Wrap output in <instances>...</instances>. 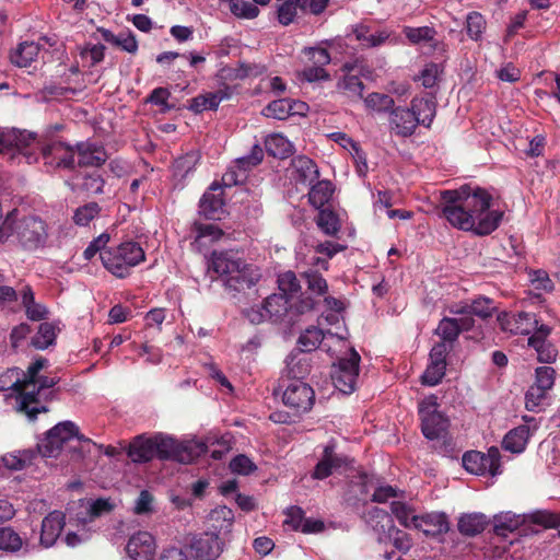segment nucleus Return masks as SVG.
Wrapping results in <instances>:
<instances>
[{
    "label": "nucleus",
    "instance_id": "nucleus-1",
    "mask_svg": "<svg viewBox=\"0 0 560 560\" xmlns=\"http://www.w3.org/2000/svg\"><path fill=\"white\" fill-rule=\"evenodd\" d=\"M442 214L456 229L489 235L500 225L503 211L490 210L492 196L483 188L463 185L441 192Z\"/></svg>",
    "mask_w": 560,
    "mask_h": 560
},
{
    "label": "nucleus",
    "instance_id": "nucleus-2",
    "mask_svg": "<svg viewBox=\"0 0 560 560\" xmlns=\"http://www.w3.org/2000/svg\"><path fill=\"white\" fill-rule=\"evenodd\" d=\"M18 214V210H12L0 224V243L16 242L27 252L45 248L49 238L47 222L38 215Z\"/></svg>",
    "mask_w": 560,
    "mask_h": 560
},
{
    "label": "nucleus",
    "instance_id": "nucleus-3",
    "mask_svg": "<svg viewBox=\"0 0 560 560\" xmlns=\"http://www.w3.org/2000/svg\"><path fill=\"white\" fill-rule=\"evenodd\" d=\"M213 270L224 278L228 289L242 292L254 287L260 272L254 265L246 264L237 252L228 250L212 254Z\"/></svg>",
    "mask_w": 560,
    "mask_h": 560
},
{
    "label": "nucleus",
    "instance_id": "nucleus-4",
    "mask_svg": "<svg viewBox=\"0 0 560 560\" xmlns=\"http://www.w3.org/2000/svg\"><path fill=\"white\" fill-rule=\"evenodd\" d=\"M144 249L138 242L127 241L101 253L103 266L117 278H126L131 268L144 261Z\"/></svg>",
    "mask_w": 560,
    "mask_h": 560
},
{
    "label": "nucleus",
    "instance_id": "nucleus-5",
    "mask_svg": "<svg viewBox=\"0 0 560 560\" xmlns=\"http://www.w3.org/2000/svg\"><path fill=\"white\" fill-rule=\"evenodd\" d=\"M153 438L155 457L162 460L172 459L189 464L207 451V446L202 442L182 443L163 433H155Z\"/></svg>",
    "mask_w": 560,
    "mask_h": 560
},
{
    "label": "nucleus",
    "instance_id": "nucleus-6",
    "mask_svg": "<svg viewBox=\"0 0 560 560\" xmlns=\"http://www.w3.org/2000/svg\"><path fill=\"white\" fill-rule=\"evenodd\" d=\"M302 55L303 68L296 73L300 81L314 83L330 80L326 66L330 63L331 57L327 48L320 45L304 47Z\"/></svg>",
    "mask_w": 560,
    "mask_h": 560
},
{
    "label": "nucleus",
    "instance_id": "nucleus-7",
    "mask_svg": "<svg viewBox=\"0 0 560 560\" xmlns=\"http://www.w3.org/2000/svg\"><path fill=\"white\" fill-rule=\"evenodd\" d=\"M37 147L35 133L19 129H0V153L9 154L10 159L23 156L28 164L37 161L35 153L28 148Z\"/></svg>",
    "mask_w": 560,
    "mask_h": 560
},
{
    "label": "nucleus",
    "instance_id": "nucleus-8",
    "mask_svg": "<svg viewBox=\"0 0 560 560\" xmlns=\"http://www.w3.org/2000/svg\"><path fill=\"white\" fill-rule=\"evenodd\" d=\"M421 431L428 440L442 439L448 428V419L438 410L435 396H429L419 404Z\"/></svg>",
    "mask_w": 560,
    "mask_h": 560
},
{
    "label": "nucleus",
    "instance_id": "nucleus-9",
    "mask_svg": "<svg viewBox=\"0 0 560 560\" xmlns=\"http://www.w3.org/2000/svg\"><path fill=\"white\" fill-rule=\"evenodd\" d=\"M360 355L354 348L349 350L345 358H340L331 366V380L334 386L343 394H351L355 390L359 377Z\"/></svg>",
    "mask_w": 560,
    "mask_h": 560
},
{
    "label": "nucleus",
    "instance_id": "nucleus-10",
    "mask_svg": "<svg viewBox=\"0 0 560 560\" xmlns=\"http://www.w3.org/2000/svg\"><path fill=\"white\" fill-rule=\"evenodd\" d=\"M79 435V429L72 421H63L51 428L37 444V452L43 457H56L68 441Z\"/></svg>",
    "mask_w": 560,
    "mask_h": 560
},
{
    "label": "nucleus",
    "instance_id": "nucleus-11",
    "mask_svg": "<svg viewBox=\"0 0 560 560\" xmlns=\"http://www.w3.org/2000/svg\"><path fill=\"white\" fill-rule=\"evenodd\" d=\"M500 458V451L494 446L490 447L487 453L469 451L463 455V466L470 474L494 477L501 474Z\"/></svg>",
    "mask_w": 560,
    "mask_h": 560
},
{
    "label": "nucleus",
    "instance_id": "nucleus-12",
    "mask_svg": "<svg viewBox=\"0 0 560 560\" xmlns=\"http://www.w3.org/2000/svg\"><path fill=\"white\" fill-rule=\"evenodd\" d=\"M283 404L294 410L295 413L308 411L315 400L313 388L302 382L292 381L285 388L282 396Z\"/></svg>",
    "mask_w": 560,
    "mask_h": 560
},
{
    "label": "nucleus",
    "instance_id": "nucleus-13",
    "mask_svg": "<svg viewBox=\"0 0 560 560\" xmlns=\"http://www.w3.org/2000/svg\"><path fill=\"white\" fill-rule=\"evenodd\" d=\"M498 322L502 330L513 335L534 334L541 325L537 316L528 312L502 313L498 315Z\"/></svg>",
    "mask_w": 560,
    "mask_h": 560
},
{
    "label": "nucleus",
    "instance_id": "nucleus-14",
    "mask_svg": "<svg viewBox=\"0 0 560 560\" xmlns=\"http://www.w3.org/2000/svg\"><path fill=\"white\" fill-rule=\"evenodd\" d=\"M188 550L195 560H215L222 552V541L218 534L202 533L191 538Z\"/></svg>",
    "mask_w": 560,
    "mask_h": 560
},
{
    "label": "nucleus",
    "instance_id": "nucleus-15",
    "mask_svg": "<svg viewBox=\"0 0 560 560\" xmlns=\"http://www.w3.org/2000/svg\"><path fill=\"white\" fill-rule=\"evenodd\" d=\"M335 448L336 444L332 441L324 447L320 459L316 464L312 474L314 479H326L334 474V471H337L339 468L347 465V457L341 454H337Z\"/></svg>",
    "mask_w": 560,
    "mask_h": 560
},
{
    "label": "nucleus",
    "instance_id": "nucleus-16",
    "mask_svg": "<svg viewBox=\"0 0 560 560\" xmlns=\"http://www.w3.org/2000/svg\"><path fill=\"white\" fill-rule=\"evenodd\" d=\"M550 334L551 327L544 324L527 340V345L537 352V359L542 363H552L558 355L556 347L548 341Z\"/></svg>",
    "mask_w": 560,
    "mask_h": 560
},
{
    "label": "nucleus",
    "instance_id": "nucleus-17",
    "mask_svg": "<svg viewBox=\"0 0 560 560\" xmlns=\"http://www.w3.org/2000/svg\"><path fill=\"white\" fill-rule=\"evenodd\" d=\"M474 324V318L469 316L459 318L443 317L435 328L434 334L441 338V341L454 346L460 332L471 329Z\"/></svg>",
    "mask_w": 560,
    "mask_h": 560
},
{
    "label": "nucleus",
    "instance_id": "nucleus-18",
    "mask_svg": "<svg viewBox=\"0 0 560 560\" xmlns=\"http://www.w3.org/2000/svg\"><path fill=\"white\" fill-rule=\"evenodd\" d=\"M126 551L133 560H152L155 540L150 533L138 532L129 538Z\"/></svg>",
    "mask_w": 560,
    "mask_h": 560
},
{
    "label": "nucleus",
    "instance_id": "nucleus-19",
    "mask_svg": "<svg viewBox=\"0 0 560 560\" xmlns=\"http://www.w3.org/2000/svg\"><path fill=\"white\" fill-rule=\"evenodd\" d=\"M418 120L411 108L407 107H393L389 114V127L399 137H410L417 126Z\"/></svg>",
    "mask_w": 560,
    "mask_h": 560
},
{
    "label": "nucleus",
    "instance_id": "nucleus-20",
    "mask_svg": "<svg viewBox=\"0 0 560 560\" xmlns=\"http://www.w3.org/2000/svg\"><path fill=\"white\" fill-rule=\"evenodd\" d=\"M66 525V516L60 511H52L44 517L40 528V545L49 548L55 545Z\"/></svg>",
    "mask_w": 560,
    "mask_h": 560
},
{
    "label": "nucleus",
    "instance_id": "nucleus-21",
    "mask_svg": "<svg viewBox=\"0 0 560 560\" xmlns=\"http://www.w3.org/2000/svg\"><path fill=\"white\" fill-rule=\"evenodd\" d=\"M283 525L292 530H301L302 533H318L324 529V523L317 520L304 517V511L299 506H290L285 510V520Z\"/></svg>",
    "mask_w": 560,
    "mask_h": 560
},
{
    "label": "nucleus",
    "instance_id": "nucleus-22",
    "mask_svg": "<svg viewBox=\"0 0 560 560\" xmlns=\"http://www.w3.org/2000/svg\"><path fill=\"white\" fill-rule=\"evenodd\" d=\"M371 515L373 518L377 520V523L385 522V524L382 525V529L384 532L387 529L389 537L394 535V546L396 549L407 552L411 548L412 544L409 535L395 527L387 512L376 508L371 512Z\"/></svg>",
    "mask_w": 560,
    "mask_h": 560
},
{
    "label": "nucleus",
    "instance_id": "nucleus-23",
    "mask_svg": "<svg viewBox=\"0 0 560 560\" xmlns=\"http://www.w3.org/2000/svg\"><path fill=\"white\" fill-rule=\"evenodd\" d=\"M220 187L217 183L210 186V189L206 191L199 202V212L209 220H220L224 213V202L221 194H215Z\"/></svg>",
    "mask_w": 560,
    "mask_h": 560
},
{
    "label": "nucleus",
    "instance_id": "nucleus-24",
    "mask_svg": "<svg viewBox=\"0 0 560 560\" xmlns=\"http://www.w3.org/2000/svg\"><path fill=\"white\" fill-rule=\"evenodd\" d=\"M291 165L293 178L299 184L312 185L319 177L318 166L305 155L293 158Z\"/></svg>",
    "mask_w": 560,
    "mask_h": 560
},
{
    "label": "nucleus",
    "instance_id": "nucleus-25",
    "mask_svg": "<svg viewBox=\"0 0 560 560\" xmlns=\"http://www.w3.org/2000/svg\"><path fill=\"white\" fill-rule=\"evenodd\" d=\"M127 454L133 463H148L155 458L153 435L136 436L130 442Z\"/></svg>",
    "mask_w": 560,
    "mask_h": 560
},
{
    "label": "nucleus",
    "instance_id": "nucleus-26",
    "mask_svg": "<svg viewBox=\"0 0 560 560\" xmlns=\"http://www.w3.org/2000/svg\"><path fill=\"white\" fill-rule=\"evenodd\" d=\"M78 164L80 166L98 167L107 160V153L102 145L93 142H81L77 145Z\"/></svg>",
    "mask_w": 560,
    "mask_h": 560
},
{
    "label": "nucleus",
    "instance_id": "nucleus-27",
    "mask_svg": "<svg viewBox=\"0 0 560 560\" xmlns=\"http://www.w3.org/2000/svg\"><path fill=\"white\" fill-rule=\"evenodd\" d=\"M79 509L80 511L77 513V520L81 524H86L105 513H109L113 505L106 499H97L93 501H80Z\"/></svg>",
    "mask_w": 560,
    "mask_h": 560
},
{
    "label": "nucleus",
    "instance_id": "nucleus-28",
    "mask_svg": "<svg viewBox=\"0 0 560 560\" xmlns=\"http://www.w3.org/2000/svg\"><path fill=\"white\" fill-rule=\"evenodd\" d=\"M416 529L427 536H436L448 532V522L444 513H428L419 515Z\"/></svg>",
    "mask_w": 560,
    "mask_h": 560
},
{
    "label": "nucleus",
    "instance_id": "nucleus-29",
    "mask_svg": "<svg viewBox=\"0 0 560 560\" xmlns=\"http://www.w3.org/2000/svg\"><path fill=\"white\" fill-rule=\"evenodd\" d=\"M28 150L33 151L38 159L36 151L40 150L44 156L54 155L56 160H58V166H62L65 168L72 170L74 167V155L73 153L63 145L61 142H54L49 145L40 147L37 141V147L33 145L28 148Z\"/></svg>",
    "mask_w": 560,
    "mask_h": 560
},
{
    "label": "nucleus",
    "instance_id": "nucleus-30",
    "mask_svg": "<svg viewBox=\"0 0 560 560\" xmlns=\"http://www.w3.org/2000/svg\"><path fill=\"white\" fill-rule=\"evenodd\" d=\"M411 110L419 125L429 128L436 114V101L432 95L425 97H415L411 101Z\"/></svg>",
    "mask_w": 560,
    "mask_h": 560
},
{
    "label": "nucleus",
    "instance_id": "nucleus-31",
    "mask_svg": "<svg viewBox=\"0 0 560 560\" xmlns=\"http://www.w3.org/2000/svg\"><path fill=\"white\" fill-rule=\"evenodd\" d=\"M532 434L530 425L521 424L505 434L502 446L511 453L520 454L525 451Z\"/></svg>",
    "mask_w": 560,
    "mask_h": 560
},
{
    "label": "nucleus",
    "instance_id": "nucleus-32",
    "mask_svg": "<svg viewBox=\"0 0 560 560\" xmlns=\"http://www.w3.org/2000/svg\"><path fill=\"white\" fill-rule=\"evenodd\" d=\"M97 33L101 34L105 42L113 44L129 54H136L138 50V42L131 32H120L115 35L107 28L98 27Z\"/></svg>",
    "mask_w": 560,
    "mask_h": 560
},
{
    "label": "nucleus",
    "instance_id": "nucleus-33",
    "mask_svg": "<svg viewBox=\"0 0 560 560\" xmlns=\"http://www.w3.org/2000/svg\"><path fill=\"white\" fill-rule=\"evenodd\" d=\"M308 201L315 209H322L332 197L335 187L328 179L315 180L310 185Z\"/></svg>",
    "mask_w": 560,
    "mask_h": 560
},
{
    "label": "nucleus",
    "instance_id": "nucleus-34",
    "mask_svg": "<svg viewBox=\"0 0 560 560\" xmlns=\"http://www.w3.org/2000/svg\"><path fill=\"white\" fill-rule=\"evenodd\" d=\"M488 524L487 516L482 513L464 514L458 520V530L465 536H476L480 534Z\"/></svg>",
    "mask_w": 560,
    "mask_h": 560
},
{
    "label": "nucleus",
    "instance_id": "nucleus-35",
    "mask_svg": "<svg viewBox=\"0 0 560 560\" xmlns=\"http://www.w3.org/2000/svg\"><path fill=\"white\" fill-rule=\"evenodd\" d=\"M265 148L268 154L278 159H285L293 152V144L281 133L267 136Z\"/></svg>",
    "mask_w": 560,
    "mask_h": 560
},
{
    "label": "nucleus",
    "instance_id": "nucleus-36",
    "mask_svg": "<svg viewBox=\"0 0 560 560\" xmlns=\"http://www.w3.org/2000/svg\"><path fill=\"white\" fill-rule=\"evenodd\" d=\"M39 50L40 48L37 43L24 42L11 52L10 59L18 67H28L37 58Z\"/></svg>",
    "mask_w": 560,
    "mask_h": 560
},
{
    "label": "nucleus",
    "instance_id": "nucleus-37",
    "mask_svg": "<svg viewBox=\"0 0 560 560\" xmlns=\"http://www.w3.org/2000/svg\"><path fill=\"white\" fill-rule=\"evenodd\" d=\"M228 97L223 91L209 92L194 97L190 102L189 109L196 114L203 110H215L219 104Z\"/></svg>",
    "mask_w": 560,
    "mask_h": 560
},
{
    "label": "nucleus",
    "instance_id": "nucleus-38",
    "mask_svg": "<svg viewBox=\"0 0 560 560\" xmlns=\"http://www.w3.org/2000/svg\"><path fill=\"white\" fill-rule=\"evenodd\" d=\"M36 456L34 450H20L3 455L2 463L10 470H22L30 466Z\"/></svg>",
    "mask_w": 560,
    "mask_h": 560
},
{
    "label": "nucleus",
    "instance_id": "nucleus-39",
    "mask_svg": "<svg viewBox=\"0 0 560 560\" xmlns=\"http://www.w3.org/2000/svg\"><path fill=\"white\" fill-rule=\"evenodd\" d=\"M19 397L16 398L18 410L24 412L31 420L36 419L39 412H47L48 409L39 404L38 395L31 394L22 390H16Z\"/></svg>",
    "mask_w": 560,
    "mask_h": 560
},
{
    "label": "nucleus",
    "instance_id": "nucleus-40",
    "mask_svg": "<svg viewBox=\"0 0 560 560\" xmlns=\"http://www.w3.org/2000/svg\"><path fill=\"white\" fill-rule=\"evenodd\" d=\"M290 306L289 299L282 294H272L264 302V311L270 319L277 322L282 319Z\"/></svg>",
    "mask_w": 560,
    "mask_h": 560
},
{
    "label": "nucleus",
    "instance_id": "nucleus-41",
    "mask_svg": "<svg viewBox=\"0 0 560 560\" xmlns=\"http://www.w3.org/2000/svg\"><path fill=\"white\" fill-rule=\"evenodd\" d=\"M549 390L530 385L525 394V408L532 412H539L549 405Z\"/></svg>",
    "mask_w": 560,
    "mask_h": 560
},
{
    "label": "nucleus",
    "instance_id": "nucleus-42",
    "mask_svg": "<svg viewBox=\"0 0 560 560\" xmlns=\"http://www.w3.org/2000/svg\"><path fill=\"white\" fill-rule=\"evenodd\" d=\"M288 375L293 381H301L311 372V364L304 353H291L287 359Z\"/></svg>",
    "mask_w": 560,
    "mask_h": 560
},
{
    "label": "nucleus",
    "instance_id": "nucleus-43",
    "mask_svg": "<svg viewBox=\"0 0 560 560\" xmlns=\"http://www.w3.org/2000/svg\"><path fill=\"white\" fill-rule=\"evenodd\" d=\"M22 305L25 308L27 318L31 320H42L48 313L43 304L35 302L31 287H25L22 291Z\"/></svg>",
    "mask_w": 560,
    "mask_h": 560
},
{
    "label": "nucleus",
    "instance_id": "nucleus-44",
    "mask_svg": "<svg viewBox=\"0 0 560 560\" xmlns=\"http://www.w3.org/2000/svg\"><path fill=\"white\" fill-rule=\"evenodd\" d=\"M325 337V332L317 327L306 328L298 340L300 352L305 354L315 350L318 346L322 345Z\"/></svg>",
    "mask_w": 560,
    "mask_h": 560
},
{
    "label": "nucleus",
    "instance_id": "nucleus-45",
    "mask_svg": "<svg viewBox=\"0 0 560 560\" xmlns=\"http://www.w3.org/2000/svg\"><path fill=\"white\" fill-rule=\"evenodd\" d=\"M390 512L405 528H416L419 515H416L415 510L407 503L393 501Z\"/></svg>",
    "mask_w": 560,
    "mask_h": 560
},
{
    "label": "nucleus",
    "instance_id": "nucleus-46",
    "mask_svg": "<svg viewBox=\"0 0 560 560\" xmlns=\"http://www.w3.org/2000/svg\"><path fill=\"white\" fill-rule=\"evenodd\" d=\"M301 277L303 278L306 284V289L311 294L317 296H324L327 294L328 283L322 273L318 272V270L310 268L308 270L302 272Z\"/></svg>",
    "mask_w": 560,
    "mask_h": 560
},
{
    "label": "nucleus",
    "instance_id": "nucleus-47",
    "mask_svg": "<svg viewBox=\"0 0 560 560\" xmlns=\"http://www.w3.org/2000/svg\"><path fill=\"white\" fill-rule=\"evenodd\" d=\"M355 37L364 47H378L390 38V32L381 30L376 33H370L366 26H360L355 31Z\"/></svg>",
    "mask_w": 560,
    "mask_h": 560
},
{
    "label": "nucleus",
    "instance_id": "nucleus-48",
    "mask_svg": "<svg viewBox=\"0 0 560 560\" xmlns=\"http://www.w3.org/2000/svg\"><path fill=\"white\" fill-rule=\"evenodd\" d=\"M293 110L295 109L293 107L292 100L280 98L269 103L264 108L262 114L266 117H272L282 120L292 115Z\"/></svg>",
    "mask_w": 560,
    "mask_h": 560
},
{
    "label": "nucleus",
    "instance_id": "nucleus-49",
    "mask_svg": "<svg viewBox=\"0 0 560 560\" xmlns=\"http://www.w3.org/2000/svg\"><path fill=\"white\" fill-rule=\"evenodd\" d=\"M521 525L520 516L510 512L497 515L494 517V533L498 536L506 537L508 533H513Z\"/></svg>",
    "mask_w": 560,
    "mask_h": 560
},
{
    "label": "nucleus",
    "instance_id": "nucleus-50",
    "mask_svg": "<svg viewBox=\"0 0 560 560\" xmlns=\"http://www.w3.org/2000/svg\"><path fill=\"white\" fill-rule=\"evenodd\" d=\"M196 231L197 236L192 243V246L197 247L198 249L206 245V240L214 242L223 235V232L219 229V226L213 223L198 224L196 225Z\"/></svg>",
    "mask_w": 560,
    "mask_h": 560
},
{
    "label": "nucleus",
    "instance_id": "nucleus-51",
    "mask_svg": "<svg viewBox=\"0 0 560 560\" xmlns=\"http://www.w3.org/2000/svg\"><path fill=\"white\" fill-rule=\"evenodd\" d=\"M56 339L55 326L50 323H42L38 327L37 334L32 338V345L36 349H47L54 343Z\"/></svg>",
    "mask_w": 560,
    "mask_h": 560
},
{
    "label": "nucleus",
    "instance_id": "nucleus-52",
    "mask_svg": "<svg viewBox=\"0 0 560 560\" xmlns=\"http://www.w3.org/2000/svg\"><path fill=\"white\" fill-rule=\"evenodd\" d=\"M21 536L11 527H0V550L16 552L22 548Z\"/></svg>",
    "mask_w": 560,
    "mask_h": 560
},
{
    "label": "nucleus",
    "instance_id": "nucleus-53",
    "mask_svg": "<svg viewBox=\"0 0 560 560\" xmlns=\"http://www.w3.org/2000/svg\"><path fill=\"white\" fill-rule=\"evenodd\" d=\"M100 212L101 207L97 202H88L74 211L73 221L77 225L86 226Z\"/></svg>",
    "mask_w": 560,
    "mask_h": 560
},
{
    "label": "nucleus",
    "instance_id": "nucleus-54",
    "mask_svg": "<svg viewBox=\"0 0 560 560\" xmlns=\"http://www.w3.org/2000/svg\"><path fill=\"white\" fill-rule=\"evenodd\" d=\"M365 106L375 112H387L394 107V100L387 94L373 92L364 100Z\"/></svg>",
    "mask_w": 560,
    "mask_h": 560
},
{
    "label": "nucleus",
    "instance_id": "nucleus-55",
    "mask_svg": "<svg viewBox=\"0 0 560 560\" xmlns=\"http://www.w3.org/2000/svg\"><path fill=\"white\" fill-rule=\"evenodd\" d=\"M405 36L411 44H420L423 42H430L435 36L434 28L430 26L411 27L405 26L402 30Z\"/></svg>",
    "mask_w": 560,
    "mask_h": 560
},
{
    "label": "nucleus",
    "instance_id": "nucleus-56",
    "mask_svg": "<svg viewBox=\"0 0 560 560\" xmlns=\"http://www.w3.org/2000/svg\"><path fill=\"white\" fill-rule=\"evenodd\" d=\"M317 225L327 235H335L340 229L338 217L330 210L319 211Z\"/></svg>",
    "mask_w": 560,
    "mask_h": 560
},
{
    "label": "nucleus",
    "instance_id": "nucleus-57",
    "mask_svg": "<svg viewBox=\"0 0 560 560\" xmlns=\"http://www.w3.org/2000/svg\"><path fill=\"white\" fill-rule=\"evenodd\" d=\"M230 11L240 19H255L259 14V9L252 2L245 0H232Z\"/></svg>",
    "mask_w": 560,
    "mask_h": 560
},
{
    "label": "nucleus",
    "instance_id": "nucleus-58",
    "mask_svg": "<svg viewBox=\"0 0 560 560\" xmlns=\"http://www.w3.org/2000/svg\"><path fill=\"white\" fill-rule=\"evenodd\" d=\"M556 370L551 366H538L535 370V381L533 385L551 390L556 382Z\"/></svg>",
    "mask_w": 560,
    "mask_h": 560
},
{
    "label": "nucleus",
    "instance_id": "nucleus-59",
    "mask_svg": "<svg viewBox=\"0 0 560 560\" xmlns=\"http://www.w3.org/2000/svg\"><path fill=\"white\" fill-rule=\"evenodd\" d=\"M199 161V154L197 152H189L174 162V173L176 176L185 177L196 166Z\"/></svg>",
    "mask_w": 560,
    "mask_h": 560
},
{
    "label": "nucleus",
    "instance_id": "nucleus-60",
    "mask_svg": "<svg viewBox=\"0 0 560 560\" xmlns=\"http://www.w3.org/2000/svg\"><path fill=\"white\" fill-rule=\"evenodd\" d=\"M470 315H476L480 318H488L493 315L495 306L493 301L489 298L479 296L475 299L470 304Z\"/></svg>",
    "mask_w": 560,
    "mask_h": 560
},
{
    "label": "nucleus",
    "instance_id": "nucleus-61",
    "mask_svg": "<svg viewBox=\"0 0 560 560\" xmlns=\"http://www.w3.org/2000/svg\"><path fill=\"white\" fill-rule=\"evenodd\" d=\"M485 27H486V21L480 13L474 11L467 15L466 30H467L468 36L471 39L478 40L481 37V35L485 31Z\"/></svg>",
    "mask_w": 560,
    "mask_h": 560
},
{
    "label": "nucleus",
    "instance_id": "nucleus-62",
    "mask_svg": "<svg viewBox=\"0 0 560 560\" xmlns=\"http://www.w3.org/2000/svg\"><path fill=\"white\" fill-rule=\"evenodd\" d=\"M278 287L282 295L289 296L298 293L301 289L300 282L293 271H287L279 276Z\"/></svg>",
    "mask_w": 560,
    "mask_h": 560
},
{
    "label": "nucleus",
    "instance_id": "nucleus-63",
    "mask_svg": "<svg viewBox=\"0 0 560 560\" xmlns=\"http://www.w3.org/2000/svg\"><path fill=\"white\" fill-rule=\"evenodd\" d=\"M446 365L430 362L421 376L422 384L428 386L438 385L445 375Z\"/></svg>",
    "mask_w": 560,
    "mask_h": 560
},
{
    "label": "nucleus",
    "instance_id": "nucleus-64",
    "mask_svg": "<svg viewBox=\"0 0 560 560\" xmlns=\"http://www.w3.org/2000/svg\"><path fill=\"white\" fill-rule=\"evenodd\" d=\"M262 159L264 151L258 144H256L252 148L248 155L237 159L235 163L240 171L246 172L247 170L258 165Z\"/></svg>",
    "mask_w": 560,
    "mask_h": 560
}]
</instances>
